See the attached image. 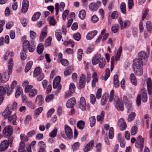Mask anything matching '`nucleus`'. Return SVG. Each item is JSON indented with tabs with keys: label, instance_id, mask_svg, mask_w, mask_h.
Returning <instances> with one entry per match:
<instances>
[{
	"label": "nucleus",
	"instance_id": "63",
	"mask_svg": "<svg viewBox=\"0 0 152 152\" xmlns=\"http://www.w3.org/2000/svg\"><path fill=\"white\" fill-rule=\"evenodd\" d=\"M38 145L39 146L40 149H45L46 147L45 145L42 141H40L38 142Z\"/></svg>",
	"mask_w": 152,
	"mask_h": 152
},
{
	"label": "nucleus",
	"instance_id": "9",
	"mask_svg": "<svg viewBox=\"0 0 152 152\" xmlns=\"http://www.w3.org/2000/svg\"><path fill=\"white\" fill-rule=\"evenodd\" d=\"M9 145V142L7 140H4L1 141L0 144V151H3L6 150Z\"/></svg>",
	"mask_w": 152,
	"mask_h": 152
},
{
	"label": "nucleus",
	"instance_id": "49",
	"mask_svg": "<svg viewBox=\"0 0 152 152\" xmlns=\"http://www.w3.org/2000/svg\"><path fill=\"white\" fill-rule=\"evenodd\" d=\"M75 85L73 83H71L70 84L69 89L70 92L71 93H73L75 91Z\"/></svg>",
	"mask_w": 152,
	"mask_h": 152
},
{
	"label": "nucleus",
	"instance_id": "17",
	"mask_svg": "<svg viewBox=\"0 0 152 152\" xmlns=\"http://www.w3.org/2000/svg\"><path fill=\"white\" fill-rule=\"evenodd\" d=\"M133 69L134 72L137 75L140 76L142 75V67H134Z\"/></svg>",
	"mask_w": 152,
	"mask_h": 152
},
{
	"label": "nucleus",
	"instance_id": "36",
	"mask_svg": "<svg viewBox=\"0 0 152 152\" xmlns=\"http://www.w3.org/2000/svg\"><path fill=\"white\" fill-rule=\"evenodd\" d=\"M33 63V62L32 61L28 62L26 65L25 69V72H27L31 68V66Z\"/></svg>",
	"mask_w": 152,
	"mask_h": 152
},
{
	"label": "nucleus",
	"instance_id": "44",
	"mask_svg": "<svg viewBox=\"0 0 152 152\" xmlns=\"http://www.w3.org/2000/svg\"><path fill=\"white\" fill-rule=\"evenodd\" d=\"M72 72L71 67H67L65 70L64 72V75L66 77L67 75H69Z\"/></svg>",
	"mask_w": 152,
	"mask_h": 152
},
{
	"label": "nucleus",
	"instance_id": "13",
	"mask_svg": "<svg viewBox=\"0 0 152 152\" xmlns=\"http://www.w3.org/2000/svg\"><path fill=\"white\" fill-rule=\"evenodd\" d=\"M94 141L92 140L89 141L84 148L85 152H88L94 146Z\"/></svg>",
	"mask_w": 152,
	"mask_h": 152
},
{
	"label": "nucleus",
	"instance_id": "19",
	"mask_svg": "<svg viewBox=\"0 0 152 152\" xmlns=\"http://www.w3.org/2000/svg\"><path fill=\"white\" fill-rule=\"evenodd\" d=\"M101 57V55L99 54H96L93 58L92 59V63L93 65H94L99 62V60Z\"/></svg>",
	"mask_w": 152,
	"mask_h": 152
},
{
	"label": "nucleus",
	"instance_id": "33",
	"mask_svg": "<svg viewBox=\"0 0 152 152\" xmlns=\"http://www.w3.org/2000/svg\"><path fill=\"white\" fill-rule=\"evenodd\" d=\"M41 70L40 68L39 67H37L34 69V77H36L40 74Z\"/></svg>",
	"mask_w": 152,
	"mask_h": 152
},
{
	"label": "nucleus",
	"instance_id": "51",
	"mask_svg": "<svg viewBox=\"0 0 152 152\" xmlns=\"http://www.w3.org/2000/svg\"><path fill=\"white\" fill-rule=\"evenodd\" d=\"M89 120L90 122V126L92 127L95 125L96 123V118L94 116H92L89 118Z\"/></svg>",
	"mask_w": 152,
	"mask_h": 152
},
{
	"label": "nucleus",
	"instance_id": "25",
	"mask_svg": "<svg viewBox=\"0 0 152 152\" xmlns=\"http://www.w3.org/2000/svg\"><path fill=\"white\" fill-rule=\"evenodd\" d=\"M98 63L99 67L101 69H103L105 66L106 61L104 58H103L99 59Z\"/></svg>",
	"mask_w": 152,
	"mask_h": 152
},
{
	"label": "nucleus",
	"instance_id": "3",
	"mask_svg": "<svg viewBox=\"0 0 152 152\" xmlns=\"http://www.w3.org/2000/svg\"><path fill=\"white\" fill-rule=\"evenodd\" d=\"M144 139L141 135H139L137 138L135 146L140 149V151L142 152L143 148Z\"/></svg>",
	"mask_w": 152,
	"mask_h": 152
},
{
	"label": "nucleus",
	"instance_id": "31",
	"mask_svg": "<svg viewBox=\"0 0 152 152\" xmlns=\"http://www.w3.org/2000/svg\"><path fill=\"white\" fill-rule=\"evenodd\" d=\"M37 93V90L36 89H33L29 93H28V95L30 97L32 98L36 96Z\"/></svg>",
	"mask_w": 152,
	"mask_h": 152
},
{
	"label": "nucleus",
	"instance_id": "14",
	"mask_svg": "<svg viewBox=\"0 0 152 152\" xmlns=\"http://www.w3.org/2000/svg\"><path fill=\"white\" fill-rule=\"evenodd\" d=\"M76 104V100L75 98H72L68 100L66 106L67 108L73 107Z\"/></svg>",
	"mask_w": 152,
	"mask_h": 152
},
{
	"label": "nucleus",
	"instance_id": "30",
	"mask_svg": "<svg viewBox=\"0 0 152 152\" xmlns=\"http://www.w3.org/2000/svg\"><path fill=\"white\" fill-rule=\"evenodd\" d=\"M130 79L132 83L136 86L137 85V81L136 77L133 73L131 74L130 76Z\"/></svg>",
	"mask_w": 152,
	"mask_h": 152
},
{
	"label": "nucleus",
	"instance_id": "59",
	"mask_svg": "<svg viewBox=\"0 0 152 152\" xmlns=\"http://www.w3.org/2000/svg\"><path fill=\"white\" fill-rule=\"evenodd\" d=\"M33 87V86L31 85H29L25 88V92L26 93H29L30 91L32 90Z\"/></svg>",
	"mask_w": 152,
	"mask_h": 152
},
{
	"label": "nucleus",
	"instance_id": "45",
	"mask_svg": "<svg viewBox=\"0 0 152 152\" xmlns=\"http://www.w3.org/2000/svg\"><path fill=\"white\" fill-rule=\"evenodd\" d=\"M54 97V95L53 94H50L47 96L46 97L45 100L46 102H49L51 101Z\"/></svg>",
	"mask_w": 152,
	"mask_h": 152
},
{
	"label": "nucleus",
	"instance_id": "32",
	"mask_svg": "<svg viewBox=\"0 0 152 152\" xmlns=\"http://www.w3.org/2000/svg\"><path fill=\"white\" fill-rule=\"evenodd\" d=\"M122 50V47L121 46H120L118 49V51L117 52V54L115 56V60L116 61H117L119 59Z\"/></svg>",
	"mask_w": 152,
	"mask_h": 152
},
{
	"label": "nucleus",
	"instance_id": "21",
	"mask_svg": "<svg viewBox=\"0 0 152 152\" xmlns=\"http://www.w3.org/2000/svg\"><path fill=\"white\" fill-rule=\"evenodd\" d=\"M109 94L108 93H105L102 96L101 100V103L102 105H104L107 102L109 97Z\"/></svg>",
	"mask_w": 152,
	"mask_h": 152
},
{
	"label": "nucleus",
	"instance_id": "7",
	"mask_svg": "<svg viewBox=\"0 0 152 152\" xmlns=\"http://www.w3.org/2000/svg\"><path fill=\"white\" fill-rule=\"evenodd\" d=\"M66 135L69 139H72L73 136V132L71 128L68 125H66L64 127Z\"/></svg>",
	"mask_w": 152,
	"mask_h": 152
},
{
	"label": "nucleus",
	"instance_id": "16",
	"mask_svg": "<svg viewBox=\"0 0 152 152\" xmlns=\"http://www.w3.org/2000/svg\"><path fill=\"white\" fill-rule=\"evenodd\" d=\"M143 61L140 59H135L134 60V67H142Z\"/></svg>",
	"mask_w": 152,
	"mask_h": 152
},
{
	"label": "nucleus",
	"instance_id": "43",
	"mask_svg": "<svg viewBox=\"0 0 152 152\" xmlns=\"http://www.w3.org/2000/svg\"><path fill=\"white\" fill-rule=\"evenodd\" d=\"M136 114L134 112H132L129 115L128 118V121L131 122L133 120Z\"/></svg>",
	"mask_w": 152,
	"mask_h": 152
},
{
	"label": "nucleus",
	"instance_id": "12",
	"mask_svg": "<svg viewBox=\"0 0 152 152\" xmlns=\"http://www.w3.org/2000/svg\"><path fill=\"white\" fill-rule=\"evenodd\" d=\"M29 1L28 0H23L22 3V12L23 13L26 12L28 9Z\"/></svg>",
	"mask_w": 152,
	"mask_h": 152
},
{
	"label": "nucleus",
	"instance_id": "24",
	"mask_svg": "<svg viewBox=\"0 0 152 152\" xmlns=\"http://www.w3.org/2000/svg\"><path fill=\"white\" fill-rule=\"evenodd\" d=\"M88 6L90 9L93 11L96 10L99 7V5H97L95 3H90Z\"/></svg>",
	"mask_w": 152,
	"mask_h": 152
},
{
	"label": "nucleus",
	"instance_id": "6",
	"mask_svg": "<svg viewBox=\"0 0 152 152\" xmlns=\"http://www.w3.org/2000/svg\"><path fill=\"white\" fill-rule=\"evenodd\" d=\"M11 107V105H9L2 113V115L4 119H7L8 117L10 115L12 112L10 110L12 108Z\"/></svg>",
	"mask_w": 152,
	"mask_h": 152
},
{
	"label": "nucleus",
	"instance_id": "8",
	"mask_svg": "<svg viewBox=\"0 0 152 152\" xmlns=\"http://www.w3.org/2000/svg\"><path fill=\"white\" fill-rule=\"evenodd\" d=\"M12 133V127L10 126H8L5 127L3 131V134L4 137L11 135Z\"/></svg>",
	"mask_w": 152,
	"mask_h": 152
},
{
	"label": "nucleus",
	"instance_id": "11",
	"mask_svg": "<svg viewBox=\"0 0 152 152\" xmlns=\"http://www.w3.org/2000/svg\"><path fill=\"white\" fill-rule=\"evenodd\" d=\"M118 125L121 130L123 131L126 129L127 126L123 118L119 119L118 121Z\"/></svg>",
	"mask_w": 152,
	"mask_h": 152
},
{
	"label": "nucleus",
	"instance_id": "5",
	"mask_svg": "<svg viewBox=\"0 0 152 152\" xmlns=\"http://www.w3.org/2000/svg\"><path fill=\"white\" fill-rule=\"evenodd\" d=\"M114 101L116 103L115 107L117 110L119 111H123L124 107L123 104L120 101L118 96H115L114 98Z\"/></svg>",
	"mask_w": 152,
	"mask_h": 152
},
{
	"label": "nucleus",
	"instance_id": "23",
	"mask_svg": "<svg viewBox=\"0 0 152 152\" xmlns=\"http://www.w3.org/2000/svg\"><path fill=\"white\" fill-rule=\"evenodd\" d=\"M138 58L143 61L146 59L148 57V56L145 52L141 51L138 54Z\"/></svg>",
	"mask_w": 152,
	"mask_h": 152
},
{
	"label": "nucleus",
	"instance_id": "55",
	"mask_svg": "<svg viewBox=\"0 0 152 152\" xmlns=\"http://www.w3.org/2000/svg\"><path fill=\"white\" fill-rule=\"evenodd\" d=\"M5 88L7 89V96L9 95L12 92L13 89L11 87H9V86L8 85H6L5 86Z\"/></svg>",
	"mask_w": 152,
	"mask_h": 152
},
{
	"label": "nucleus",
	"instance_id": "15",
	"mask_svg": "<svg viewBox=\"0 0 152 152\" xmlns=\"http://www.w3.org/2000/svg\"><path fill=\"white\" fill-rule=\"evenodd\" d=\"M86 102L85 99L83 97H81L80 99V108L83 111L86 110Z\"/></svg>",
	"mask_w": 152,
	"mask_h": 152
},
{
	"label": "nucleus",
	"instance_id": "18",
	"mask_svg": "<svg viewBox=\"0 0 152 152\" xmlns=\"http://www.w3.org/2000/svg\"><path fill=\"white\" fill-rule=\"evenodd\" d=\"M86 76L83 74H82L81 76L79 81V86L81 88H83L85 85V79Z\"/></svg>",
	"mask_w": 152,
	"mask_h": 152
},
{
	"label": "nucleus",
	"instance_id": "38",
	"mask_svg": "<svg viewBox=\"0 0 152 152\" xmlns=\"http://www.w3.org/2000/svg\"><path fill=\"white\" fill-rule=\"evenodd\" d=\"M125 104L127 109V111L128 113H129L132 110V102Z\"/></svg>",
	"mask_w": 152,
	"mask_h": 152
},
{
	"label": "nucleus",
	"instance_id": "52",
	"mask_svg": "<svg viewBox=\"0 0 152 152\" xmlns=\"http://www.w3.org/2000/svg\"><path fill=\"white\" fill-rule=\"evenodd\" d=\"M146 28L147 31L151 32L152 30V25L151 22L150 21H147L146 23Z\"/></svg>",
	"mask_w": 152,
	"mask_h": 152
},
{
	"label": "nucleus",
	"instance_id": "29",
	"mask_svg": "<svg viewBox=\"0 0 152 152\" xmlns=\"http://www.w3.org/2000/svg\"><path fill=\"white\" fill-rule=\"evenodd\" d=\"M24 151H27L25 149V144L23 141H21L20 143V147L18 150V152H22Z\"/></svg>",
	"mask_w": 152,
	"mask_h": 152
},
{
	"label": "nucleus",
	"instance_id": "48",
	"mask_svg": "<svg viewBox=\"0 0 152 152\" xmlns=\"http://www.w3.org/2000/svg\"><path fill=\"white\" fill-rule=\"evenodd\" d=\"M13 55L14 53L13 52L7 51L6 54L4 56V58L5 60H6L8 58L7 57L9 56L10 57L12 56Z\"/></svg>",
	"mask_w": 152,
	"mask_h": 152
},
{
	"label": "nucleus",
	"instance_id": "4",
	"mask_svg": "<svg viewBox=\"0 0 152 152\" xmlns=\"http://www.w3.org/2000/svg\"><path fill=\"white\" fill-rule=\"evenodd\" d=\"M61 77L59 76L56 77L54 80L53 87L54 88H57V91L59 92L61 89V85L59 84Z\"/></svg>",
	"mask_w": 152,
	"mask_h": 152
},
{
	"label": "nucleus",
	"instance_id": "40",
	"mask_svg": "<svg viewBox=\"0 0 152 152\" xmlns=\"http://www.w3.org/2000/svg\"><path fill=\"white\" fill-rule=\"evenodd\" d=\"M38 101V104L39 105H41L43 103V99L41 95H38L37 96L36 101Z\"/></svg>",
	"mask_w": 152,
	"mask_h": 152
},
{
	"label": "nucleus",
	"instance_id": "53",
	"mask_svg": "<svg viewBox=\"0 0 152 152\" xmlns=\"http://www.w3.org/2000/svg\"><path fill=\"white\" fill-rule=\"evenodd\" d=\"M110 76V70L109 68H107L105 70V74L104 80L106 81L108 78Z\"/></svg>",
	"mask_w": 152,
	"mask_h": 152
},
{
	"label": "nucleus",
	"instance_id": "20",
	"mask_svg": "<svg viewBox=\"0 0 152 152\" xmlns=\"http://www.w3.org/2000/svg\"><path fill=\"white\" fill-rule=\"evenodd\" d=\"M97 33V31L96 30L89 32L86 36V38L88 40H90L92 39Z\"/></svg>",
	"mask_w": 152,
	"mask_h": 152
},
{
	"label": "nucleus",
	"instance_id": "35",
	"mask_svg": "<svg viewBox=\"0 0 152 152\" xmlns=\"http://www.w3.org/2000/svg\"><path fill=\"white\" fill-rule=\"evenodd\" d=\"M41 13L39 12H37L34 14L33 16L31 19L33 21H37L39 18Z\"/></svg>",
	"mask_w": 152,
	"mask_h": 152
},
{
	"label": "nucleus",
	"instance_id": "41",
	"mask_svg": "<svg viewBox=\"0 0 152 152\" xmlns=\"http://www.w3.org/2000/svg\"><path fill=\"white\" fill-rule=\"evenodd\" d=\"M44 49V47L43 45L42 44H39L37 48V53L39 54H41Z\"/></svg>",
	"mask_w": 152,
	"mask_h": 152
},
{
	"label": "nucleus",
	"instance_id": "10",
	"mask_svg": "<svg viewBox=\"0 0 152 152\" xmlns=\"http://www.w3.org/2000/svg\"><path fill=\"white\" fill-rule=\"evenodd\" d=\"M118 20L121 29H123L126 26H129L130 24V21L126 20L124 21V24H123V22L121 17L119 18Z\"/></svg>",
	"mask_w": 152,
	"mask_h": 152
},
{
	"label": "nucleus",
	"instance_id": "47",
	"mask_svg": "<svg viewBox=\"0 0 152 152\" xmlns=\"http://www.w3.org/2000/svg\"><path fill=\"white\" fill-rule=\"evenodd\" d=\"M57 129L55 128L52 132L49 134V136L51 137H55L57 134Z\"/></svg>",
	"mask_w": 152,
	"mask_h": 152
},
{
	"label": "nucleus",
	"instance_id": "58",
	"mask_svg": "<svg viewBox=\"0 0 152 152\" xmlns=\"http://www.w3.org/2000/svg\"><path fill=\"white\" fill-rule=\"evenodd\" d=\"M26 104L31 109H34L36 108L35 106L31 101H28L26 102Z\"/></svg>",
	"mask_w": 152,
	"mask_h": 152
},
{
	"label": "nucleus",
	"instance_id": "64",
	"mask_svg": "<svg viewBox=\"0 0 152 152\" xmlns=\"http://www.w3.org/2000/svg\"><path fill=\"white\" fill-rule=\"evenodd\" d=\"M62 64L64 66H67L69 64V62L68 61L65 59H62L60 60Z\"/></svg>",
	"mask_w": 152,
	"mask_h": 152
},
{
	"label": "nucleus",
	"instance_id": "27",
	"mask_svg": "<svg viewBox=\"0 0 152 152\" xmlns=\"http://www.w3.org/2000/svg\"><path fill=\"white\" fill-rule=\"evenodd\" d=\"M85 125V122L82 120L78 121L77 124V128L81 130H82L83 129Z\"/></svg>",
	"mask_w": 152,
	"mask_h": 152
},
{
	"label": "nucleus",
	"instance_id": "34",
	"mask_svg": "<svg viewBox=\"0 0 152 152\" xmlns=\"http://www.w3.org/2000/svg\"><path fill=\"white\" fill-rule=\"evenodd\" d=\"M55 36L58 41L61 40L62 38V36L61 35V32L60 30H57L56 31Z\"/></svg>",
	"mask_w": 152,
	"mask_h": 152
},
{
	"label": "nucleus",
	"instance_id": "26",
	"mask_svg": "<svg viewBox=\"0 0 152 152\" xmlns=\"http://www.w3.org/2000/svg\"><path fill=\"white\" fill-rule=\"evenodd\" d=\"M113 83L115 87L118 88L119 86V83L118 81V77L117 75H115L113 77Z\"/></svg>",
	"mask_w": 152,
	"mask_h": 152
},
{
	"label": "nucleus",
	"instance_id": "57",
	"mask_svg": "<svg viewBox=\"0 0 152 152\" xmlns=\"http://www.w3.org/2000/svg\"><path fill=\"white\" fill-rule=\"evenodd\" d=\"M42 107H40L35 110L34 111L35 115H39L42 111Z\"/></svg>",
	"mask_w": 152,
	"mask_h": 152
},
{
	"label": "nucleus",
	"instance_id": "60",
	"mask_svg": "<svg viewBox=\"0 0 152 152\" xmlns=\"http://www.w3.org/2000/svg\"><path fill=\"white\" fill-rule=\"evenodd\" d=\"M51 39V37H49L47 38L45 42V46L48 47L50 45Z\"/></svg>",
	"mask_w": 152,
	"mask_h": 152
},
{
	"label": "nucleus",
	"instance_id": "56",
	"mask_svg": "<svg viewBox=\"0 0 152 152\" xmlns=\"http://www.w3.org/2000/svg\"><path fill=\"white\" fill-rule=\"evenodd\" d=\"M137 127L135 126L132 127L131 129L130 132L132 135H134L137 132Z\"/></svg>",
	"mask_w": 152,
	"mask_h": 152
},
{
	"label": "nucleus",
	"instance_id": "50",
	"mask_svg": "<svg viewBox=\"0 0 152 152\" xmlns=\"http://www.w3.org/2000/svg\"><path fill=\"white\" fill-rule=\"evenodd\" d=\"M47 34L46 32L42 31L40 36L39 40L41 42H42L44 38L46 37Z\"/></svg>",
	"mask_w": 152,
	"mask_h": 152
},
{
	"label": "nucleus",
	"instance_id": "1",
	"mask_svg": "<svg viewBox=\"0 0 152 152\" xmlns=\"http://www.w3.org/2000/svg\"><path fill=\"white\" fill-rule=\"evenodd\" d=\"M13 66L12 59H10L8 61L7 74V72L5 71L4 73V77H3L0 73V83H5L7 81L10 77V75H11Z\"/></svg>",
	"mask_w": 152,
	"mask_h": 152
},
{
	"label": "nucleus",
	"instance_id": "28",
	"mask_svg": "<svg viewBox=\"0 0 152 152\" xmlns=\"http://www.w3.org/2000/svg\"><path fill=\"white\" fill-rule=\"evenodd\" d=\"M140 95L141 96V99H142V102H146L148 99L147 94L146 92V91L144 92Z\"/></svg>",
	"mask_w": 152,
	"mask_h": 152
},
{
	"label": "nucleus",
	"instance_id": "22",
	"mask_svg": "<svg viewBox=\"0 0 152 152\" xmlns=\"http://www.w3.org/2000/svg\"><path fill=\"white\" fill-rule=\"evenodd\" d=\"M16 118L17 117L15 114H14L12 115H10L7 118L8 121L10 122L12 121V123L13 125H16L17 124V123L16 121Z\"/></svg>",
	"mask_w": 152,
	"mask_h": 152
},
{
	"label": "nucleus",
	"instance_id": "39",
	"mask_svg": "<svg viewBox=\"0 0 152 152\" xmlns=\"http://www.w3.org/2000/svg\"><path fill=\"white\" fill-rule=\"evenodd\" d=\"M114 135V129L113 127H111L109 132V137L110 139H112Z\"/></svg>",
	"mask_w": 152,
	"mask_h": 152
},
{
	"label": "nucleus",
	"instance_id": "54",
	"mask_svg": "<svg viewBox=\"0 0 152 152\" xmlns=\"http://www.w3.org/2000/svg\"><path fill=\"white\" fill-rule=\"evenodd\" d=\"M123 100L125 104L131 102V99L126 95L123 96Z\"/></svg>",
	"mask_w": 152,
	"mask_h": 152
},
{
	"label": "nucleus",
	"instance_id": "46",
	"mask_svg": "<svg viewBox=\"0 0 152 152\" xmlns=\"http://www.w3.org/2000/svg\"><path fill=\"white\" fill-rule=\"evenodd\" d=\"M119 26L117 24L113 25L112 27V31L114 33H116L118 30Z\"/></svg>",
	"mask_w": 152,
	"mask_h": 152
},
{
	"label": "nucleus",
	"instance_id": "37",
	"mask_svg": "<svg viewBox=\"0 0 152 152\" xmlns=\"http://www.w3.org/2000/svg\"><path fill=\"white\" fill-rule=\"evenodd\" d=\"M120 9L121 12L125 14L126 12V5L124 2L121 3L120 4Z\"/></svg>",
	"mask_w": 152,
	"mask_h": 152
},
{
	"label": "nucleus",
	"instance_id": "61",
	"mask_svg": "<svg viewBox=\"0 0 152 152\" xmlns=\"http://www.w3.org/2000/svg\"><path fill=\"white\" fill-rule=\"evenodd\" d=\"M141 96L140 94H138L137 97L136 101V104L137 106H140L141 104Z\"/></svg>",
	"mask_w": 152,
	"mask_h": 152
},
{
	"label": "nucleus",
	"instance_id": "2",
	"mask_svg": "<svg viewBox=\"0 0 152 152\" xmlns=\"http://www.w3.org/2000/svg\"><path fill=\"white\" fill-rule=\"evenodd\" d=\"M23 51L26 53L28 50L29 52H33L35 49V46L34 44V41H31L30 42L27 40H25L23 43Z\"/></svg>",
	"mask_w": 152,
	"mask_h": 152
},
{
	"label": "nucleus",
	"instance_id": "42",
	"mask_svg": "<svg viewBox=\"0 0 152 152\" xmlns=\"http://www.w3.org/2000/svg\"><path fill=\"white\" fill-rule=\"evenodd\" d=\"M86 14L84 10H82L79 12V17L82 19H84L86 17Z\"/></svg>",
	"mask_w": 152,
	"mask_h": 152
},
{
	"label": "nucleus",
	"instance_id": "62",
	"mask_svg": "<svg viewBox=\"0 0 152 152\" xmlns=\"http://www.w3.org/2000/svg\"><path fill=\"white\" fill-rule=\"evenodd\" d=\"M5 88L3 86H0V96H3L6 93Z\"/></svg>",
	"mask_w": 152,
	"mask_h": 152
}]
</instances>
